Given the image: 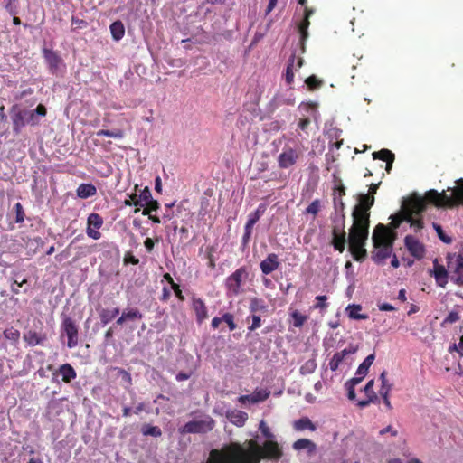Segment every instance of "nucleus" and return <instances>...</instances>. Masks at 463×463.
I'll use <instances>...</instances> for the list:
<instances>
[{"label":"nucleus","instance_id":"obj_25","mask_svg":"<svg viewBox=\"0 0 463 463\" xmlns=\"http://www.w3.org/2000/svg\"><path fill=\"white\" fill-rule=\"evenodd\" d=\"M23 338L28 345L35 346L43 344L46 340V335L39 334L33 330H29L24 334Z\"/></svg>","mask_w":463,"mask_h":463},{"label":"nucleus","instance_id":"obj_32","mask_svg":"<svg viewBox=\"0 0 463 463\" xmlns=\"http://www.w3.org/2000/svg\"><path fill=\"white\" fill-rule=\"evenodd\" d=\"M30 116V125L35 126L39 124V120L36 116L44 117L46 116L47 109L44 105L39 104L35 109L28 110Z\"/></svg>","mask_w":463,"mask_h":463},{"label":"nucleus","instance_id":"obj_39","mask_svg":"<svg viewBox=\"0 0 463 463\" xmlns=\"http://www.w3.org/2000/svg\"><path fill=\"white\" fill-rule=\"evenodd\" d=\"M87 222L88 227L99 230L103 224V219L99 213H92L89 215Z\"/></svg>","mask_w":463,"mask_h":463},{"label":"nucleus","instance_id":"obj_9","mask_svg":"<svg viewBox=\"0 0 463 463\" xmlns=\"http://www.w3.org/2000/svg\"><path fill=\"white\" fill-rule=\"evenodd\" d=\"M61 331L68 338L67 346L71 349L76 347L79 344V328L71 317L63 318Z\"/></svg>","mask_w":463,"mask_h":463},{"label":"nucleus","instance_id":"obj_31","mask_svg":"<svg viewBox=\"0 0 463 463\" xmlns=\"http://www.w3.org/2000/svg\"><path fill=\"white\" fill-rule=\"evenodd\" d=\"M381 387L379 390L380 396H390V392L392 389L393 384L387 379V372L383 371L380 374Z\"/></svg>","mask_w":463,"mask_h":463},{"label":"nucleus","instance_id":"obj_55","mask_svg":"<svg viewBox=\"0 0 463 463\" xmlns=\"http://www.w3.org/2000/svg\"><path fill=\"white\" fill-rule=\"evenodd\" d=\"M214 251L215 248L213 246L207 247L208 267L212 269H214L216 267L215 258L213 256Z\"/></svg>","mask_w":463,"mask_h":463},{"label":"nucleus","instance_id":"obj_10","mask_svg":"<svg viewBox=\"0 0 463 463\" xmlns=\"http://www.w3.org/2000/svg\"><path fill=\"white\" fill-rule=\"evenodd\" d=\"M301 151L299 148H293L286 146L278 156V165L281 169L293 166L299 159Z\"/></svg>","mask_w":463,"mask_h":463},{"label":"nucleus","instance_id":"obj_49","mask_svg":"<svg viewBox=\"0 0 463 463\" xmlns=\"http://www.w3.org/2000/svg\"><path fill=\"white\" fill-rule=\"evenodd\" d=\"M317 367L316 361L314 359H310L307 361L300 368V373L302 374L311 373L315 371Z\"/></svg>","mask_w":463,"mask_h":463},{"label":"nucleus","instance_id":"obj_27","mask_svg":"<svg viewBox=\"0 0 463 463\" xmlns=\"http://www.w3.org/2000/svg\"><path fill=\"white\" fill-rule=\"evenodd\" d=\"M76 193L78 197L87 199L97 194V188L92 184H81L78 186Z\"/></svg>","mask_w":463,"mask_h":463},{"label":"nucleus","instance_id":"obj_5","mask_svg":"<svg viewBox=\"0 0 463 463\" xmlns=\"http://www.w3.org/2000/svg\"><path fill=\"white\" fill-rule=\"evenodd\" d=\"M374 196L362 194L358 196V203L352 212L353 226L370 227V209L374 204Z\"/></svg>","mask_w":463,"mask_h":463},{"label":"nucleus","instance_id":"obj_21","mask_svg":"<svg viewBox=\"0 0 463 463\" xmlns=\"http://www.w3.org/2000/svg\"><path fill=\"white\" fill-rule=\"evenodd\" d=\"M226 418L231 423L237 427H242L245 425L249 417L246 412L234 409L226 411Z\"/></svg>","mask_w":463,"mask_h":463},{"label":"nucleus","instance_id":"obj_11","mask_svg":"<svg viewBox=\"0 0 463 463\" xmlns=\"http://www.w3.org/2000/svg\"><path fill=\"white\" fill-rule=\"evenodd\" d=\"M345 215L339 224H335L332 229V241L331 244L334 249L342 253L345 249L346 233L345 231Z\"/></svg>","mask_w":463,"mask_h":463},{"label":"nucleus","instance_id":"obj_61","mask_svg":"<svg viewBox=\"0 0 463 463\" xmlns=\"http://www.w3.org/2000/svg\"><path fill=\"white\" fill-rule=\"evenodd\" d=\"M459 318L460 317L457 311H450L444 318L443 324H453L458 321Z\"/></svg>","mask_w":463,"mask_h":463},{"label":"nucleus","instance_id":"obj_2","mask_svg":"<svg viewBox=\"0 0 463 463\" xmlns=\"http://www.w3.org/2000/svg\"><path fill=\"white\" fill-rule=\"evenodd\" d=\"M395 235L391 233L385 225L379 223L373 233V246L376 249L373 252L372 259L377 264H383L391 257L393 249Z\"/></svg>","mask_w":463,"mask_h":463},{"label":"nucleus","instance_id":"obj_22","mask_svg":"<svg viewBox=\"0 0 463 463\" xmlns=\"http://www.w3.org/2000/svg\"><path fill=\"white\" fill-rule=\"evenodd\" d=\"M43 57L48 63L49 69L52 73H56L61 63V57L53 51L43 49Z\"/></svg>","mask_w":463,"mask_h":463},{"label":"nucleus","instance_id":"obj_54","mask_svg":"<svg viewBox=\"0 0 463 463\" xmlns=\"http://www.w3.org/2000/svg\"><path fill=\"white\" fill-rule=\"evenodd\" d=\"M15 211V222L21 223L24 221V212L22 204L20 203H15L14 205Z\"/></svg>","mask_w":463,"mask_h":463},{"label":"nucleus","instance_id":"obj_26","mask_svg":"<svg viewBox=\"0 0 463 463\" xmlns=\"http://www.w3.org/2000/svg\"><path fill=\"white\" fill-rule=\"evenodd\" d=\"M58 373L62 376L65 383H70L77 377L76 371L70 364H63L59 367Z\"/></svg>","mask_w":463,"mask_h":463},{"label":"nucleus","instance_id":"obj_56","mask_svg":"<svg viewBox=\"0 0 463 463\" xmlns=\"http://www.w3.org/2000/svg\"><path fill=\"white\" fill-rule=\"evenodd\" d=\"M320 210V201L316 199L306 209L307 213H311L314 216L317 214Z\"/></svg>","mask_w":463,"mask_h":463},{"label":"nucleus","instance_id":"obj_3","mask_svg":"<svg viewBox=\"0 0 463 463\" xmlns=\"http://www.w3.org/2000/svg\"><path fill=\"white\" fill-rule=\"evenodd\" d=\"M457 186L452 189V195H448L445 191L439 193L431 189L427 192V199L437 207H454L463 205V178L457 180Z\"/></svg>","mask_w":463,"mask_h":463},{"label":"nucleus","instance_id":"obj_47","mask_svg":"<svg viewBox=\"0 0 463 463\" xmlns=\"http://www.w3.org/2000/svg\"><path fill=\"white\" fill-rule=\"evenodd\" d=\"M145 205L146 207L142 211L143 215L150 214L153 211H156L160 207L159 203L154 199L150 200Z\"/></svg>","mask_w":463,"mask_h":463},{"label":"nucleus","instance_id":"obj_46","mask_svg":"<svg viewBox=\"0 0 463 463\" xmlns=\"http://www.w3.org/2000/svg\"><path fill=\"white\" fill-rule=\"evenodd\" d=\"M125 205H135L137 208L134 210V213H137L140 211V207L144 206V203L140 202L136 194H132L128 200H125Z\"/></svg>","mask_w":463,"mask_h":463},{"label":"nucleus","instance_id":"obj_59","mask_svg":"<svg viewBox=\"0 0 463 463\" xmlns=\"http://www.w3.org/2000/svg\"><path fill=\"white\" fill-rule=\"evenodd\" d=\"M88 23L83 19H79L74 16L71 18L72 30L83 29L87 27Z\"/></svg>","mask_w":463,"mask_h":463},{"label":"nucleus","instance_id":"obj_17","mask_svg":"<svg viewBox=\"0 0 463 463\" xmlns=\"http://www.w3.org/2000/svg\"><path fill=\"white\" fill-rule=\"evenodd\" d=\"M192 308L195 313L196 322L200 325L208 318V310L205 302L201 298H192Z\"/></svg>","mask_w":463,"mask_h":463},{"label":"nucleus","instance_id":"obj_14","mask_svg":"<svg viewBox=\"0 0 463 463\" xmlns=\"http://www.w3.org/2000/svg\"><path fill=\"white\" fill-rule=\"evenodd\" d=\"M430 275L434 277L438 286L445 288L448 284L449 276V268L447 267L446 269L443 265L439 263L437 259H435L433 260V269L430 271Z\"/></svg>","mask_w":463,"mask_h":463},{"label":"nucleus","instance_id":"obj_58","mask_svg":"<svg viewBox=\"0 0 463 463\" xmlns=\"http://www.w3.org/2000/svg\"><path fill=\"white\" fill-rule=\"evenodd\" d=\"M433 226H434V228H435V230H436L437 233H438L439 238L443 242H445V243H450V242L452 241L451 238H450V237H449V236H447V235L444 233V232H443V230H442V228H441V226H440V225L436 224V223H433Z\"/></svg>","mask_w":463,"mask_h":463},{"label":"nucleus","instance_id":"obj_37","mask_svg":"<svg viewBox=\"0 0 463 463\" xmlns=\"http://www.w3.org/2000/svg\"><path fill=\"white\" fill-rule=\"evenodd\" d=\"M290 317L293 320L292 324L295 327H301L307 321L308 317L301 314L298 310L295 309L290 313Z\"/></svg>","mask_w":463,"mask_h":463},{"label":"nucleus","instance_id":"obj_48","mask_svg":"<svg viewBox=\"0 0 463 463\" xmlns=\"http://www.w3.org/2000/svg\"><path fill=\"white\" fill-rule=\"evenodd\" d=\"M408 222L410 223L411 227L414 229L415 232H420L424 227L422 219H414L411 216V213H410L409 214Z\"/></svg>","mask_w":463,"mask_h":463},{"label":"nucleus","instance_id":"obj_35","mask_svg":"<svg viewBox=\"0 0 463 463\" xmlns=\"http://www.w3.org/2000/svg\"><path fill=\"white\" fill-rule=\"evenodd\" d=\"M374 354H369L363 362L362 364L358 366L357 368V371H356V375H366L368 373V371H369V368L370 366L372 365V364L373 363L374 361Z\"/></svg>","mask_w":463,"mask_h":463},{"label":"nucleus","instance_id":"obj_40","mask_svg":"<svg viewBox=\"0 0 463 463\" xmlns=\"http://www.w3.org/2000/svg\"><path fill=\"white\" fill-rule=\"evenodd\" d=\"M270 392L267 390H255L251 394V403H258L266 401L269 397Z\"/></svg>","mask_w":463,"mask_h":463},{"label":"nucleus","instance_id":"obj_7","mask_svg":"<svg viewBox=\"0 0 463 463\" xmlns=\"http://www.w3.org/2000/svg\"><path fill=\"white\" fill-rule=\"evenodd\" d=\"M249 277L248 268L245 266L240 267L234 272H232L225 279V288L228 294L232 296H238L241 292V283L245 281Z\"/></svg>","mask_w":463,"mask_h":463},{"label":"nucleus","instance_id":"obj_23","mask_svg":"<svg viewBox=\"0 0 463 463\" xmlns=\"http://www.w3.org/2000/svg\"><path fill=\"white\" fill-rule=\"evenodd\" d=\"M428 203H431L427 199V194L425 195V197H417L415 199H412L410 202V207L408 209H406L405 211H406V213H411V215L413 213L420 214L421 213H423L426 210Z\"/></svg>","mask_w":463,"mask_h":463},{"label":"nucleus","instance_id":"obj_16","mask_svg":"<svg viewBox=\"0 0 463 463\" xmlns=\"http://www.w3.org/2000/svg\"><path fill=\"white\" fill-rule=\"evenodd\" d=\"M206 463H234L226 445L221 449H213L209 453Z\"/></svg>","mask_w":463,"mask_h":463},{"label":"nucleus","instance_id":"obj_43","mask_svg":"<svg viewBox=\"0 0 463 463\" xmlns=\"http://www.w3.org/2000/svg\"><path fill=\"white\" fill-rule=\"evenodd\" d=\"M97 136L101 137H109L114 138H122L124 137V132L121 129L117 130H108V129H100L97 132Z\"/></svg>","mask_w":463,"mask_h":463},{"label":"nucleus","instance_id":"obj_44","mask_svg":"<svg viewBox=\"0 0 463 463\" xmlns=\"http://www.w3.org/2000/svg\"><path fill=\"white\" fill-rule=\"evenodd\" d=\"M305 83L310 90L319 89L323 85V81L315 75L307 77Z\"/></svg>","mask_w":463,"mask_h":463},{"label":"nucleus","instance_id":"obj_51","mask_svg":"<svg viewBox=\"0 0 463 463\" xmlns=\"http://www.w3.org/2000/svg\"><path fill=\"white\" fill-rule=\"evenodd\" d=\"M123 314L127 320L141 319L143 317L142 313L137 308L124 311Z\"/></svg>","mask_w":463,"mask_h":463},{"label":"nucleus","instance_id":"obj_63","mask_svg":"<svg viewBox=\"0 0 463 463\" xmlns=\"http://www.w3.org/2000/svg\"><path fill=\"white\" fill-rule=\"evenodd\" d=\"M261 326V319H260V316H257V315H253L252 316V323L251 325L248 327L249 331H254L256 330L257 328L260 327Z\"/></svg>","mask_w":463,"mask_h":463},{"label":"nucleus","instance_id":"obj_29","mask_svg":"<svg viewBox=\"0 0 463 463\" xmlns=\"http://www.w3.org/2000/svg\"><path fill=\"white\" fill-rule=\"evenodd\" d=\"M110 33L115 41L121 40L125 35V26L120 20L113 22L110 26Z\"/></svg>","mask_w":463,"mask_h":463},{"label":"nucleus","instance_id":"obj_50","mask_svg":"<svg viewBox=\"0 0 463 463\" xmlns=\"http://www.w3.org/2000/svg\"><path fill=\"white\" fill-rule=\"evenodd\" d=\"M259 430H260L263 437L268 439V440H271L274 439V435L271 432L269 427L267 425V423L264 420H261L259 425Z\"/></svg>","mask_w":463,"mask_h":463},{"label":"nucleus","instance_id":"obj_33","mask_svg":"<svg viewBox=\"0 0 463 463\" xmlns=\"http://www.w3.org/2000/svg\"><path fill=\"white\" fill-rule=\"evenodd\" d=\"M409 214L410 213H406L405 210H402L393 215L391 216V227L392 229H397L399 228V226L401 225V223L405 221L408 222V218H409Z\"/></svg>","mask_w":463,"mask_h":463},{"label":"nucleus","instance_id":"obj_60","mask_svg":"<svg viewBox=\"0 0 463 463\" xmlns=\"http://www.w3.org/2000/svg\"><path fill=\"white\" fill-rule=\"evenodd\" d=\"M138 199L144 204H146V203L153 199L151 192L148 187H145V189L139 194Z\"/></svg>","mask_w":463,"mask_h":463},{"label":"nucleus","instance_id":"obj_36","mask_svg":"<svg viewBox=\"0 0 463 463\" xmlns=\"http://www.w3.org/2000/svg\"><path fill=\"white\" fill-rule=\"evenodd\" d=\"M268 309V306L265 304V301L261 298H253L250 299V310L252 313H256L259 311L266 312Z\"/></svg>","mask_w":463,"mask_h":463},{"label":"nucleus","instance_id":"obj_1","mask_svg":"<svg viewBox=\"0 0 463 463\" xmlns=\"http://www.w3.org/2000/svg\"><path fill=\"white\" fill-rule=\"evenodd\" d=\"M234 463H260L261 459H279L282 451L274 440H266L260 446L255 439L241 444L231 442L226 445Z\"/></svg>","mask_w":463,"mask_h":463},{"label":"nucleus","instance_id":"obj_52","mask_svg":"<svg viewBox=\"0 0 463 463\" xmlns=\"http://www.w3.org/2000/svg\"><path fill=\"white\" fill-rule=\"evenodd\" d=\"M326 296H324V295H321V296H317L316 297V300H317V303L314 305V308L315 309H320V310H323V309H326L327 307V303H326Z\"/></svg>","mask_w":463,"mask_h":463},{"label":"nucleus","instance_id":"obj_12","mask_svg":"<svg viewBox=\"0 0 463 463\" xmlns=\"http://www.w3.org/2000/svg\"><path fill=\"white\" fill-rule=\"evenodd\" d=\"M214 421L210 420H191L184 424L180 430L181 434L186 433H205L213 428Z\"/></svg>","mask_w":463,"mask_h":463},{"label":"nucleus","instance_id":"obj_30","mask_svg":"<svg viewBox=\"0 0 463 463\" xmlns=\"http://www.w3.org/2000/svg\"><path fill=\"white\" fill-rule=\"evenodd\" d=\"M119 314V308L115 307L112 309L102 308L99 311V318L100 322L103 326L109 324L112 319H114Z\"/></svg>","mask_w":463,"mask_h":463},{"label":"nucleus","instance_id":"obj_38","mask_svg":"<svg viewBox=\"0 0 463 463\" xmlns=\"http://www.w3.org/2000/svg\"><path fill=\"white\" fill-rule=\"evenodd\" d=\"M141 432L144 436L160 437L162 430L157 426H152L149 424H144L141 428Z\"/></svg>","mask_w":463,"mask_h":463},{"label":"nucleus","instance_id":"obj_19","mask_svg":"<svg viewBox=\"0 0 463 463\" xmlns=\"http://www.w3.org/2000/svg\"><path fill=\"white\" fill-rule=\"evenodd\" d=\"M374 386V381L370 380L365 386L364 387V392L365 395L367 396V399L359 401L357 405L360 408H364L368 406L370 403H378L379 402V397L373 391Z\"/></svg>","mask_w":463,"mask_h":463},{"label":"nucleus","instance_id":"obj_34","mask_svg":"<svg viewBox=\"0 0 463 463\" xmlns=\"http://www.w3.org/2000/svg\"><path fill=\"white\" fill-rule=\"evenodd\" d=\"M362 307L360 305H348L346 307V312L348 317L352 319H367L368 316L365 314H361Z\"/></svg>","mask_w":463,"mask_h":463},{"label":"nucleus","instance_id":"obj_64","mask_svg":"<svg viewBox=\"0 0 463 463\" xmlns=\"http://www.w3.org/2000/svg\"><path fill=\"white\" fill-rule=\"evenodd\" d=\"M124 263L128 264L131 263L133 265H137L139 263V260L132 255L131 252H127L124 257Z\"/></svg>","mask_w":463,"mask_h":463},{"label":"nucleus","instance_id":"obj_15","mask_svg":"<svg viewBox=\"0 0 463 463\" xmlns=\"http://www.w3.org/2000/svg\"><path fill=\"white\" fill-rule=\"evenodd\" d=\"M304 59L302 57H297L295 53L291 54L288 61L286 71L284 74L285 80L288 85H290L294 81V71H298L303 66Z\"/></svg>","mask_w":463,"mask_h":463},{"label":"nucleus","instance_id":"obj_53","mask_svg":"<svg viewBox=\"0 0 463 463\" xmlns=\"http://www.w3.org/2000/svg\"><path fill=\"white\" fill-rule=\"evenodd\" d=\"M223 322L228 325L230 331L236 329L237 326L234 322V316L232 313L223 314Z\"/></svg>","mask_w":463,"mask_h":463},{"label":"nucleus","instance_id":"obj_18","mask_svg":"<svg viewBox=\"0 0 463 463\" xmlns=\"http://www.w3.org/2000/svg\"><path fill=\"white\" fill-rule=\"evenodd\" d=\"M313 14L314 10L306 6L304 9V17L298 24V33L300 34V41L303 46L309 35L307 29L310 25L309 18Z\"/></svg>","mask_w":463,"mask_h":463},{"label":"nucleus","instance_id":"obj_13","mask_svg":"<svg viewBox=\"0 0 463 463\" xmlns=\"http://www.w3.org/2000/svg\"><path fill=\"white\" fill-rule=\"evenodd\" d=\"M404 246L409 253L417 260H421L425 256L424 244L412 235L405 236Z\"/></svg>","mask_w":463,"mask_h":463},{"label":"nucleus","instance_id":"obj_45","mask_svg":"<svg viewBox=\"0 0 463 463\" xmlns=\"http://www.w3.org/2000/svg\"><path fill=\"white\" fill-rule=\"evenodd\" d=\"M5 9L10 14H18V0H4Z\"/></svg>","mask_w":463,"mask_h":463},{"label":"nucleus","instance_id":"obj_62","mask_svg":"<svg viewBox=\"0 0 463 463\" xmlns=\"http://www.w3.org/2000/svg\"><path fill=\"white\" fill-rule=\"evenodd\" d=\"M259 221L257 215H251L250 213L244 230L252 232L254 224Z\"/></svg>","mask_w":463,"mask_h":463},{"label":"nucleus","instance_id":"obj_42","mask_svg":"<svg viewBox=\"0 0 463 463\" xmlns=\"http://www.w3.org/2000/svg\"><path fill=\"white\" fill-rule=\"evenodd\" d=\"M394 154L391 150L386 148L373 153V159H379L383 162H388L389 159L392 158Z\"/></svg>","mask_w":463,"mask_h":463},{"label":"nucleus","instance_id":"obj_41","mask_svg":"<svg viewBox=\"0 0 463 463\" xmlns=\"http://www.w3.org/2000/svg\"><path fill=\"white\" fill-rule=\"evenodd\" d=\"M4 336L5 339L10 340L14 345H16L20 339V332L12 326L4 331Z\"/></svg>","mask_w":463,"mask_h":463},{"label":"nucleus","instance_id":"obj_8","mask_svg":"<svg viewBox=\"0 0 463 463\" xmlns=\"http://www.w3.org/2000/svg\"><path fill=\"white\" fill-rule=\"evenodd\" d=\"M11 119L13 124V132L16 135L25 125H30V116L27 109H22L18 105H14L10 109Z\"/></svg>","mask_w":463,"mask_h":463},{"label":"nucleus","instance_id":"obj_57","mask_svg":"<svg viewBox=\"0 0 463 463\" xmlns=\"http://www.w3.org/2000/svg\"><path fill=\"white\" fill-rule=\"evenodd\" d=\"M342 362H343V359L335 353L329 362L330 370L333 372L336 371Z\"/></svg>","mask_w":463,"mask_h":463},{"label":"nucleus","instance_id":"obj_24","mask_svg":"<svg viewBox=\"0 0 463 463\" xmlns=\"http://www.w3.org/2000/svg\"><path fill=\"white\" fill-rule=\"evenodd\" d=\"M292 448L296 451L307 450L308 456H312L317 451V445L311 439H299L292 444Z\"/></svg>","mask_w":463,"mask_h":463},{"label":"nucleus","instance_id":"obj_28","mask_svg":"<svg viewBox=\"0 0 463 463\" xmlns=\"http://www.w3.org/2000/svg\"><path fill=\"white\" fill-rule=\"evenodd\" d=\"M293 427L298 431H303L305 430H309L311 431H315L317 430L316 425L307 417H302V418L295 420L293 423Z\"/></svg>","mask_w":463,"mask_h":463},{"label":"nucleus","instance_id":"obj_6","mask_svg":"<svg viewBox=\"0 0 463 463\" xmlns=\"http://www.w3.org/2000/svg\"><path fill=\"white\" fill-rule=\"evenodd\" d=\"M446 260L451 281L463 286V247L458 252L448 253Z\"/></svg>","mask_w":463,"mask_h":463},{"label":"nucleus","instance_id":"obj_20","mask_svg":"<svg viewBox=\"0 0 463 463\" xmlns=\"http://www.w3.org/2000/svg\"><path fill=\"white\" fill-rule=\"evenodd\" d=\"M279 266L278 255L275 253H269L260 264L261 272L265 275H269L276 270Z\"/></svg>","mask_w":463,"mask_h":463},{"label":"nucleus","instance_id":"obj_4","mask_svg":"<svg viewBox=\"0 0 463 463\" xmlns=\"http://www.w3.org/2000/svg\"><path fill=\"white\" fill-rule=\"evenodd\" d=\"M369 235V228L351 226L349 230V250L356 261H363L367 256L364 248Z\"/></svg>","mask_w":463,"mask_h":463}]
</instances>
